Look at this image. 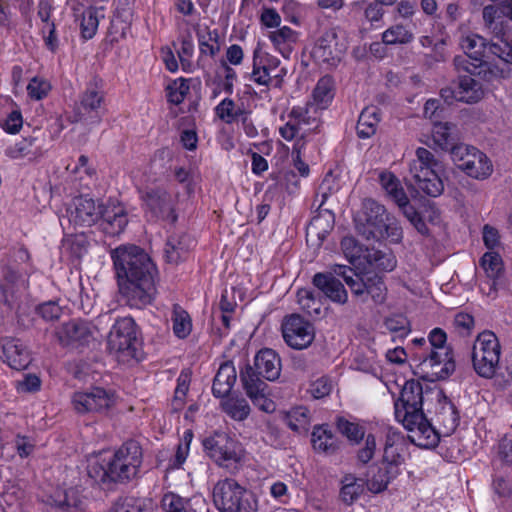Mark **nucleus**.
I'll return each instance as SVG.
<instances>
[{
  "label": "nucleus",
  "instance_id": "nucleus-1",
  "mask_svg": "<svg viewBox=\"0 0 512 512\" xmlns=\"http://www.w3.org/2000/svg\"><path fill=\"white\" fill-rule=\"evenodd\" d=\"M424 390L418 380L405 382L400 397L394 403L395 418L411 434L410 441L422 448H433L439 442L440 434L451 435L459 425V414L455 405L444 398L436 412V430L423 412Z\"/></svg>",
  "mask_w": 512,
  "mask_h": 512
},
{
  "label": "nucleus",
  "instance_id": "nucleus-2",
  "mask_svg": "<svg viewBox=\"0 0 512 512\" xmlns=\"http://www.w3.org/2000/svg\"><path fill=\"white\" fill-rule=\"evenodd\" d=\"M111 259L122 300L132 308L149 305L156 296V263L141 247L128 244L111 251Z\"/></svg>",
  "mask_w": 512,
  "mask_h": 512
},
{
  "label": "nucleus",
  "instance_id": "nucleus-3",
  "mask_svg": "<svg viewBox=\"0 0 512 512\" xmlns=\"http://www.w3.org/2000/svg\"><path fill=\"white\" fill-rule=\"evenodd\" d=\"M281 373V360L270 348L261 349L254 357V365L240 371V380L253 404L265 412L273 411V402L267 398L268 381H275Z\"/></svg>",
  "mask_w": 512,
  "mask_h": 512
},
{
  "label": "nucleus",
  "instance_id": "nucleus-4",
  "mask_svg": "<svg viewBox=\"0 0 512 512\" xmlns=\"http://www.w3.org/2000/svg\"><path fill=\"white\" fill-rule=\"evenodd\" d=\"M142 463V449L136 441L124 443L105 465L91 463L89 475L100 482H125L135 478Z\"/></svg>",
  "mask_w": 512,
  "mask_h": 512
},
{
  "label": "nucleus",
  "instance_id": "nucleus-5",
  "mask_svg": "<svg viewBox=\"0 0 512 512\" xmlns=\"http://www.w3.org/2000/svg\"><path fill=\"white\" fill-rule=\"evenodd\" d=\"M447 335L441 328H434L428 335L429 347H424L413 356L418 366L430 380H443L455 371L451 349L446 346Z\"/></svg>",
  "mask_w": 512,
  "mask_h": 512
},
{
  "label": "nucleus",
  "instance_id": "nucleus-6",
  "mask_svg": "<svg viewBox=\"0 0 512 512\" xmlns=\"http://www.w3.org/2000/svg\"><path fill=\"white\" fill-rule=\"evenodd\" d=\"M213 502L219 512H257L255 494L232 478L219 480L213 488Z\"/></svg>",
  "mask_w": 512,
  "mask_h": 512
},
{
  "label": "nucleus",
  "instance_id": "nucleus-7",
  "mask_svg": "<svg viewBox=\"0 0 512 512\" xmlns=\"http://www.w3.org/2000/svg\"><path fill=\"white\" fill-rule=\"evenodd\" d=\"M438 161L428 149L419 147L416 158L409 165V172L418 189L431 197L443 193L444 185L436 172Z\"/></svg>",
  "mask_w": 512,
  "mask_h": 512
},
{
  "label": "nucleus",
  "instance_id": "nucleus-8",
  "mask_svg": "<svg viewBox=\"0 0 512 512\" xmlns=\"http://www.w3.org/2000/svg\"><path fill=\"white\" fill-rule=\"evenodd\" d=\"M136 327L131 317L119 318L113 324L108 338L109 352L120 362H128L136 358Z\"/></svg>",
  "mask_w": 512,
  "mask_h": 512
},
{
  "label": "nucleus",
  "instance_id": "nucleus-9",
  "mask_svg": "<svg viewBox=\"0 0 512 512\" xmlns=\"http://www.w3.org/2000/svg\"><path fill=\"white\" fill-rule=\"evenodd\" d=\"M500 360V344L491 331L480 333L472 350V363L475 372L484 378H492Z\"/></svg>",
  "mask_w": 512,
  "mask_h": 512
},
{
  "label": "nucleus",
  "instance_id": "nucleus-10",
  "mask_svg": "<svg viewBox=\"0 0 512 512\" xmlns=\"http://www.w3.org/2000/svg\"><path fill=\"white\" fill-rule=\"evenodd\" d=\"M334 272L337 276H341L344 279L353 294L363 297V301H366L365 295L370 296L376 304H381L385 301L386 286L382 278L377 274L363 277L345 265H335Z\"/></svg>",
  "mask_w": 512,
  "mask_h": 512
},
{
  "label": "nucleus",
  "instance_id": "nucleus-11",
  "mask_svg": "<svg viewBox=\"0 0 512 512\" xmlns=\"http://www.w3.org/2000/svg\"><path fill=\"white\" fill-rule=\"evenodd\" d=\"M387 214L382 204L371 198L364 199L361 209L354 216L357 233L366 240L380 241Z\"/></svg>",
  "mask_w": 512,
  "mask_h": 512
},
{
  "label": "nucleus",
  "instance_id": "nucleus-12",
  "mask_svg": "<svg viewBox=\"0 0 512 512\" xmlns=\"http://www.w3.org/2000/svg\"><path fill=\"white\" fill-rule=\"evenodd\" d=\"M105 104V93L102 81L94 79L81 94L75 106V121L86 125H96L101 122V111Z\"/></svg>",
  "mask_w": 512,
  "mask_h": 512
},
{
  "label": "nucleus",
  "instance_id": "nucleus-13",
  "mask_svg": "<svg viewBox=\"0 0 512 512\" xmlns=\"http://www.w3.org/2000/svg\"><path fill=\"white\" fill-rule=\"evenodd\" d=\"M204 451L219 466H228L240 461L242 448L240 443L223 431H216L203 439Z\"/></svg>",
  "mask_w": 512,
  "mask_h": 512
},
{
  "label": "nucleus",
  "instance_id": "nucleus-14",
  "mask_svg": "<svg viewBox=\"0 0 512 512\" xmlns=\"http://www.w3.org/2000/svg\"><path fill=\"white\" fill-rule=\"evenodd\" d=\"M98 334L99 331L93 323L81 319L63 323L56 332L61 345L76 348L90 346L96 341Z\"/></svg>",
  "mask_w": 512,
  "mask_h": 512
},
{
  "label": "nucleus",
  "instance_id": "nucleus-15",
  "mask_svg": "<svg viewBox=\"0 0 512 512\" xmlns=\"http://www.w3.org/2000/svg\"><path fill=\"white\" fill-rule=\"evenodd\" d=\"M282 335L286 344L296 350L307 348L315 336L313 325L298 314H291L284 318Z\"/></svg>",
  "mask_w": 512,
  "mask_h": 512
},
{
  "label": "nucleus",
  "instance_id": "nucleus-16",
  "mask_svg": "<svg viewBox=\"0 0 512 512\" xmlns=\"http://www.w3.org/2000/svg\"><path fill=\"white\" fill-rule=\"evenodd\" d=\"M114 403V394L101 387L89 391L75 392L72 405L78 413L103 412Z\"/></svg>",
  "mask_w": 512,
  "mask_h": 512
},
{
  "label": "nucleus",
  "instance_id": "nucleus-17",
  "mask_svg": "<svg viewBox=\"0 0 512 512\" xmlns=\"http://www.w3.org/2000/svg\"><path fill=\"white\" fill-rule=\"evenodd\" d=\"M103 207L92 198L78 197L68 209V220L75 227H91L102 218Z\"/></svg>",
  "mask_w": 512,
  "mask_h": 512
},
{
  "label": "nucleus",
  "instance_id": "nucleus-18",
  "mask_svg": "<svg viewBox=\"0 0 512 512\" xmlns=\"http://www.w3.org/2000/svg\"><path fill=\"white\" fill-rule=\"evenodd\" d=\"M487 280L481 285V290L488 296L495 294L504 284V264L501 256L494 251H488L480 259Z\"/></svg>",
  "mask_w": 512,
  "mask_h": 512
},
{
  "label": "nucleus",
  "instance_id": "nucleus-19",
  "mask_svg": "<svg viewBox=\"0 0 512 512\" xmlns=\"http://www.w3.org/2000/svg\"><path fill=\"white\" fill-rule=\"evenodd\" d=\"M0 359L15 370H23L31 362V355L21 340L12 337L0 339Z\"/></svg>",
  "mask_w": 512,
  "mask_h": 512
},
{
  "label": "nucleus",
  "instance_id": "nucleus-20",
  "mask_svg": "<svg viewBox=\"0 0 512 512\" xmlns=\"http://www.w3.org/2000/svg\"><path fill=\"white\" fill-rule=\"evenodd\" d=\"M344 47L339 44L337 34L329 30L317 40L312 55L320 63L335 66L342 58Z\"/></svg>",
  "mask_w": 512,
  "mask_h": 512
},
{
  "label": "nucleus",
  "instance_id": "nucleus-21",
  "mask_svg": "<svg viewBox=\"0 0 512 512\" xmlns=\"http://www.w3.org/2000/svg\"><path fill=\"white\" fill-rule=\"evenodd\" d=\"M280 65V60L257 47L253 52V69L251 79L258 85L269 86L271 75Z\"/></svg>",
  "mask_w": 512,
  "mask_h": 512
},
{
  "label": "nucleus",
  "instance_id": "nucleus-22",
  "mask_svg": "<svg viewBox=\"0 0 512 512\" xmlns=\"http://www.w3.org/2000/svg\"><path fill=\"white\" fill-rule=\"evenodd\" d=\"M401 474V469L386 464L372 465L367 472L366 484L372 493L385 491L388 485Z\"/></svg>",
  "mask_w": 512,
  "mask_h": 512
},
{
  "label": "nucleus",
  "instance_id": "nucleus-23",
  "mask_svg": "<svg viewBox=\"0 0 512 512\" xmlns=\"http://www.w3.org/2000/svg\"><path fill=\"white\" fill-rule=\"evenodd\" d=\"M335 275L334 271L317 273L313 277V284L334 303L345 304L348 300L347 291Z\"/></svg>",
  "mask_w": 512,
  "mask_h": 512
},
{
  "label": "nucleus",
  "instance_id": "nucleus-24",
  "mask_svg": "<svg viewBox=\"0 0 512 512\" xmlns=\"http://www.w3.org/2000/svg\"><path fill=\"white\" fill-rule=\"evenodd\" d=\"M237 379V373L232 361L220 364L213 380L212 393L217 398L226 397L232 390Z\"/></svg>",
  "mask_w": 512,
  "mask_h": 512
},
{
  "label": "nucleus",
  "instance_id": "nucleus-25",
  "mask_svg": "<svg viewBox=\"0 0 512 512\" xmlns=\"http://www.w3.org/2000/svg\"><path fill=\"white\" fill-rule=\"evenodd\" d=\"M193 240L187 234H174L168 237L165 244V259L169 264H178L183 261L191 247Z\"/></svg>",
  "mask_w": 512,
  "mask_h": 512
},
{
  "label": "nucleus",
  "instance_id": "nucleus-26",
  "mask_svg": "<svg viewBox=\"0 0 512 512\" xmlns=\"http://www.w3.org/2000/svg\"><path fill=\"white\" fill-rule=\"evenodd\" d=\"M101 219L102 230L111 236L123 232L128 223L126 211L121 205L104 206Z\"/></svg>",
  "mask_w": 512,
  "mask_h": 512
},
{
  "label": "nucleus",
  "instance_id": "nucleus-27",
  "mask_svg": "<svg viewBox=\"0 0 512 512\" xmlns=\"http://www.w3.org/2000/svg\"><path fill=\"white\" fill-rule=\"evenodd\" d=\"M456 91L457 101L465 103H476L484 96L482 84L471 75H459Z\"/></svg>",
  "mask_w": 512,
  "mask_h": 512
},
{
  "label": "nucleus",
  "instance_id": "nucleus-28",
  "mask_svg": "<svg viewBox=\"0 0 512 512\" xmlns=\"http://www.w3.org/2000/svg\"><path fill=\"white\" fill-rule=\"evenodd\" d=\"M492 170L491 161L477 148L468 156L467 161L464 163V168L462 169L468 176L476 179L487 178L492 173Z\"/></svg>",
  "mask_w": 512,
  "mask_h": 512
},
{
  "label": "nucleus",
  "instance_id": "nucleus-29",
  "mask_svg": "<svg viewBox=\"0 0 512 512\" xmlns=\"http://www.w3.org/2000/svg\"><path fill=\"white\" fill-rule=\"evenodd\" d=\"M268 38L279 53L288 58L293 50V45L297 42L298 33L289 26H282L271 31Z\"/></svg>",
  "mask_w": 512,
  "mask_h": 512
},
{
  "label": "nucleus",
  "instance_id": "nucleus-30",
  "mask_svg": "<svg viewBox=\"0 0 512 512\" xmlns=\"http://www.w3.org/2000/svg\"><path fill=\"white\" fill-rule=\"evenodd\" d=\"M485 38L478 34L470 33L462 36L460 39V46L465 54L472 60L481 64L486 50L489 51V45Z\"/></svg>",
  "mask_w": 512,
  "mask_h": 512
},
{
  "label": "nucleus",
  "instance_id": "nucleus-31",
  "mask_svg": "<svg viewBox=\"0 0 512 512\" xmlns=\"http://www.w3.org/2000/svg\"><path fill=\"white\" fill-rule=\"evenodd\" d=\"M50 512H84L83 501L76 490L69 489L53 499Z\"/></svg>",
  "mask_w": 512,
  "mask_h": 512
},
{
  "label": "nucleus",
  "instance_id": "nucleus-32",
  "mask_svg": "<svg viewBox=\"0 0 512 512\" xmlns=\"http://www.w3.org/2000/svg\"><path fill=\"white\" fill-rule=\"evenodd\" d=\"M311 442L314 450L321 453L334 454L338 449L337 439L328 426L314 427Z\"/></svg>",
  "mask_w": 512,
  "mask_h": 512
},
{
  "label": "nucleus",
  "instance_id": "nucleus-33",
  "mask_svg": "<svg viewBox=\"0 0 512 512\" xmlns=\"http://www.w3.org/2000/svg\"><path fill=\"white\" fill-rule=\"evenodd\" d=\"M380 121L379 109L375 106L366 107L362 110L357 122V135L359 138L367 139L376 133Z\"/></svg>",
  "mask_w": 512,
  "mask_h": 512
},
{
  "label": "nucleus",
  "instance_id": "nucleus-34",
  "mask_svg": "<svg viewBox=\"0 0 512 512\" xmlns=\"http://www.w3.org/2000/svg\"><path fill=\"white\" fill-rule=\"evenodd\" d=\"M491 464L494 470L512 467V438L503 436L493 448Z\"/></svg>",
  "mask_w": 512,
  "mask_h": 512
},
{
  "label": "nucleus",
  "instance_id": "nucleus-35",
  "mask_svg": "<svg viewBox=\"0 0 512 512\" xmlns=\"http://www.w3.org/2000/svg\"><path fill=\"white\" fill-rule=\"evenodd\" d=\"M170 321L173 334L178 339L187 338L192 331V320L188 312L179 304H173Z\"/></svg>",
  "mask_w": 512,
  "mask_h": 512
},
{
  "label": "nucleus",
  "instance_id": "nucleus-36",
  "mask_svg": "<svg viewBox=\"0 0 512 512\" xmlns=\"http://www.w3.org/2000/svg\"><path fill=\"white\" fill-rule=\"evenodd\" d=\"M340 497L347 504H353L363 493L364 483L362 479L356 478L353 474H347L342 479Z\"/></svg>",
  "mask_w": 512,
  "mask_h": 512
},
{
  "label": "nucleus",
  "instance_id": "nucleus-37",
  "mask_svg": "<svg viewBox=\"0 0 512 512\" xmlns=\"http://www.w3.org/2000/svg\"><path fill=\"white\" fill-rule=\"evenodd\" d=\"M223 411L235 421H244L251 412L248 401L243 397H229L222 402Z\"/></svg>",
  "mask_w": 512,
  "mask_h": 512
},
{
  "label": "nucleus",
  "instance_id": "nucleus-38",
  "mask_svg": "<svg viewBox=\"0 0 512 512\" xmlns=\"http://www.w3.org/2000/svg\"><path fill=\"white\" fill-rule=\"evenodd\" d=\"M456 125L450 122H435L432 130L434 143L442 150H448L454 145Z\"/></svg>",
  "mask_w": 512,
  "mask_h": 512
},
{
  "label": "nucleus",
  "instance_id": "nucleus-39",
  "mask_svg": "<svg viewBox=\"0 0 512 512\" xmlns=\"http://www.w3.org/2000/svg\"><path fill=\"white\" fill-rule=\"evenodd\" d=\"M247 111L243 104L237 105L232 99H223L216 107L215 113L218 118L227 124H231L239 120Z\"/></svg>",
  "mask_w": 512,
  "mask_h": 512
},
{
  "label": "nucleus",
  "instance_id": "nucleus-40",
  "mask_svg": "<svg viewBox=\"0 0 512 512\" xmlns=\"http://www.w3.org/2000/svg\"><path fill=\"white\" fill-rule=\"evenodd\" d=\"M24 286L15 272L9 271L6 273L5 278L0 281V303L11 306L14 301V294L19 288Z\"/></svg>",
  "mask_w": 512,
  "mask_h": 512
},
{
  "label": "nucleus",
  "instance_id": "nucleus-41",
  "mask_svg": "<svg viewBox=\"0 0 512 512\" xmlns=\"http://www.w3.org/2000/svg\"><path fill=\"white\" fill-rule=\"evenodd\" d=\"M88 242L83 234L69 235L62 242V252L79 260L87 252Z\"/></svg>",
  "mask_w": 512,
  "mask_h": 512
},
{
  "label": "nucleus",
  "instance_id": "nucleus-42",
  "mask_svg": "<svg viewBox=\"0 0 512 512\" xmlns=\"http://www.w3.org/2000/svg\"><path fill=\"white\" fill-rule=\"evenodd\" d=\"M341 248L344 256L351 264H362V259L365 260V255L369 251L364 248L354 237L347 236L341 241Z\"/></svg>",
  "mask_w": 512,
  "mask_h": 512
},
{
  "label": "nucleus",
  "instance_id": "nucleus-43",
  "mask_svg": "<svg viewBox=\"0 0 512 512\" xmlns=\"http://www.w3.org/2000/svg\"><path fill=\"white\" fill-rule=\"evenodd\" d=\"M413 33L402 24H396L382 33V41L386 45H403L412 42Z\"/></svg>",
  "mask_w": 512,
  "mask_h": 512
},
{
  "label": "nucleus",
  "instance_id": "nucleus-44",
  "mask_svg": "<svg viewBox=\"0 0 512 512\" xmlns=\"http://www.w3.org/2000/svg\"><path fill=\"white\" fill-rule=\"evenodd\" d=\"M334 97L333 81L330 77H322L313 91V100L317 108L325 109Z\"/></svg>",
  "mask_w": 512,
  "mask_h": 512
},
{
  "label": "nucleus",
  "instance_id": "nucleus-45",
  "mask_svg": "<svg viewBox=\"0 0 512 512\" xmlns=\"http://www.w3.org/2000/svg\"><path fill=\"white\" fill-rule=\"evenodd\" d=\"M365 260L371 268L378 271L388 272L396 267L394 256L380 250H369L365 255Z\"/></svg>",
  "mask_w": 512,
  "mask_h": 512
},
{
  "label": "nucleus",
  "instance_id": "nucleus-46",
  "mask_svg": "<svg viewBox=\"0 0 512 512\" xmlns=\"http://www.w3.org/2000/svg\"><path fill=\"white\" fill-rule=\"evenodd\" d=\"M191 373L189 370H182L177 378V385L171 401V408L174 412L180 411L185 405V399L189 390Z\"/></svg>",
  "mask_w": 512,
  "mask_h": 512
},
{
  "label": "nucleus",
  "instance_id": "nucleus-47",
  "mask_svg": "<svg viewBox=\"0 0 512 512\" xmlns=\"http://www.w3.org/2000/svg\"><path fill=\"white\" fill-rule=\"evenodd\" d=\"M165 90H166L167 101L170 104L178 106L184 101L186 95L189 93L190 87L188 84V79L180 77V78L171 80L166 85Z\"/></svg>",
  "mask_w": 512,
  "mask_h": 512
},
{
  "label": "nucleus",
  "instance_id": "nucleus-48",
  "mask_svg": "<svg viewBox=\"0 0 512 512\" xmlns=\"http://www.w3.org/2000/svg\"><path fill=\"white\" fill-rule=\"evenodd\" d=\"M286 423L295 432H306L310 424L309 410L303 406L293 408L287 414Z\"/></svg>",
  "mask_w": 512,
  "mask_h": 512
},
{
  "label": "nucleus",
  "instance_id": "nucleus-49",
  "mask_svg": "<svg viewBox=\"0 0 512 512\" xmlns=\"http://www.w3.org/2000/svg\"><path fill=\"white\" fill-rule=\"evenodd\" d=\"M99 12L100 10L95 7H89L83 11L80 28L84 39H91L96 34L99 25Z\"/></svg>",
  "mask_w": 512,
  "mask_h": 512
},
{
  "label": "nucleus",
  "instance_id": "nucleus-50",
  "mask_svg": "<svg viewBox=\"0 0 512 512\" xmlns=\"http://www.w3.org/2000/svg\"><path fill=\"white\" fill-rule=\"evenodd\" d=\"M297 302L301 309L310 316H319L322 312V305L308 289H300L297 292Z\"/></svg>",
  "mask_w": 512,
  "mask_h": 512
},
{
  "label": "nucleus",
  "instance_id": "nucleus-51",
  "mask_svg": "<svg viewBox=\"0 0 512 512\" xmlns=\"http://www.w3.org/2000/svg\"><path fill=\"white\" fill-rule=\"evenodd\" d=\"M333 221L331 214H320L314 217L307 227V235H315L323 240L326 235L332 230Z\"/></svg>",
  "mask_w": 512,
  "mask_h": 512
},
{
  "label": "nucleus",
  "instance_id": "nucleus-52",
  "mask_svg": "<svg viewBox=\"0 0 512 512\" xmlns=\"http://www.w3.org/2000/svg\"><path fill=\"white\" fill-rule=\"evenodd\" d=\"M489 52L508 64H512V34L500 38L496 42H491Z\"/></svg>",
  "mask_w": 512,
  "mask_h": 512
},
{
  "label": "nucleus",
  "instance_id": "nucleus-53",
  "mask_svg": "<svg viewBox=\"0 0 512 512\" xmlns=\"http://www.w3.org/2000/svg\"><path fill=\"white\" fill-rule=\"evenodd\" d=\"M111 512H152L146 507L145 501L134 497L119 498L111 508Z\"/></svg>",
  "mask_w": 512,
  "mask_h": 512
},
{
  "label": "nucleus",
  "instance_id": "nucleus-54",
  "mask_svg": "<svg viewBox=\"0 0 512 512\" xmlns=\"http://www.w3.org/2000/svg\"><path fill=\"white\" fill-rule=\"evenodd\" d=\"M217 38V31H208L205 34L198 33L200 52L202 54L214 57L220 50Z\"/></svg>",
  "mask_w": 512,
  "mask_h": 512
},
{
  "label": "nucleus",
  "instance_id": "nucleus-55",
  "mask_svg": "<svg viewBox=\"0 0 512 512\" xmlns=\"http://www.w3.org/2000/svg\"><path fill=\"white\" fill-rule=\"evenodd\" d=\"M385 327L392 333H396L399 337H405L410 332V324L408 319L401 315H392L385 319Z\"/></svg>",
  "mask_w": 512,
  "mask_h": 512
},
{
  "label": "nucleus",
  "instance_id": "nucleus-56",
  "mask_svg": "<svg viewBox=\"0 0 512 512\" xmlns=\"http://www.w3.org/2000/svg\"><path fill=\"white\" fill-rule=\"evenodd\" d=\"M337 428L350 441L359 442L365 436L364 428L356 423L349 422L344 418H339Z\"/></svg>",
  "mask_w": 512,
  "mask_h": 512
},
{
  "label": "nucleus",
  "instance_id": "nucleus-57",
  "mask_svg": "<svg viewBox=\"0 0 512 512\" xmlns=\"http://www.w3.org/2000/svg\"><path fill=\"white\" fill-rule=\"evenodd\" d=\"M384 230L382 229V236L381 239L384 238H390L391 241L398 243L403 238V231L401 226L399 225L398 221L391 216L390 214H387L386 220L384 221Z\"/></svg>",
  "mask_w": 512,
  "mask_h": 512
},
{
  "label": "nucleus",
  "instance_id": "nucleus-58",
  "mask_svg": "<svg viewBox=\"0 0 512 512\" xmlns=\"http://www.w3.org/2000/svg\"><path fill=\"white\" fill-rule=\"evenodd\" d=\"M376 447L377 444L375 436L373 434L365 436L363 446L357 451V460L363 465L369 463L374 457Z\"/></svg>",
  "mask_w": 512,
  "mask_h": 512
},
{
  "label": "nucleus",
  "instance_id": "nucleus-59",
  "mask_svg": "<svg viewBox=\"0 0 512 512\" xmlns=\"http://www.w3.org/2000/svg\"><path fill=\"white\" fill-rule=\"evenodd\" d=\"M404 451L405 447L384 446L381 463L400 468L404 463Z\"/></svg>",
  "mask_w": 512,
  "mask_h": 512
},
{
  "label": "nucleus",
  "instance_id": "nucleus-60",
  "mask_svg": "<svg viewBox=\"0 0 512 512\" xmlns=\"http://www.w3.org/2000/svg\"><path fill=\"white\" fill-rule=\"evenodd\" d=\"M193 434L191 431H186L184 434L185 444L179 443L177 446L174 459L169 460V465L166 470L170 468H179L186 460L189 450V443L192 440Z\"/></svg>",
  "mask_w": 512,
  "mask_h": 512
},
{
  "label": "nucleus",
  "instance_id": "nucleus-61",
  "mask_svg": "<svg viewBox=\"0 0 512 512\" xmlns=\"http://www.w3.org/2000/svg\"><path fill=\"white\" fill-rule=\"evenodd\" d=\"M475 147L469 146L466 144H454L450 150L451 158L455 165L462 170L464 168V163L467 161L468 156L472 154Z\"/></svg>",
  "mask_w": 512,
  "mask_h": 512
},
{
  "label": "nucleus",
  "instance_id": "nucleus-62",
  "mask_svg": "<svg viewBox=\"0 0 512 512\" xmlns=\"http://www.w3.org/2000/svg\"><path fill=\"white\" fill-rule=\"evenodd\" d=\"M41 380L35 374H25L21 380L16 381L15 388L18 393H33L40 390Z\"/></svg>",
  "mask_w": 512,
  "mask_h": 512
},
{
  "label": "nucleus",
  "instance_id": "nucleus-63",
  "mask_svg": "<svg viewBox=\"0 0 512 512\" xmlns=\"http://www.w3.org/2000/svg\"><path fill=\"white\" fill-rule=\"evenodd\" d=\"M50 88L49 82L35 77L29 82L27 91L32 99L41 100L47 96Z\"/></svg>",
  "mask_w": 512,
  "mask_h": 512
},
{
  "label": "nucleus",
  "instance_id": "nucleus-64",
  "mask_svg": "<svg viewBox=\"0 0 512 512\" xmlns=\"http://www.w3.org/2000/svg\"><path fill=\"white\" fill-rule=\"evenodd\" d=\"M162 510L165 512H187L183 499L173 493L162 496Z\"/></svg>",
  "mask_w": 512,
  "mask_h": 512
}]
</instances>
